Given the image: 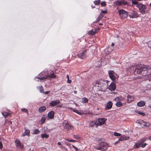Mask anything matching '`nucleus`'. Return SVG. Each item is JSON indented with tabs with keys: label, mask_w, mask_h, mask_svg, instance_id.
<instances>
[{
	"label": "nucleus",
	"mask_w": 151,
	"mask_h": 151,
	"mask_svg": "<svg viewBox=\"0 0 151 151\" xmlns=\"http://www.w3.org/2000/svg\"><path fill=\"white\" fill-rule=\"evenodd\" d=\"M135 68V72L138 74L146 76L151 74V68L142 65H138Z\"/></svg>",
	"instance_id": "f257e3e1"
},
{
	"label": "nucleus",
	"mask_w": 151,
	"mask_h": 151,
	"mask_svg": "<svg viewBox=\"0 0 151 151\" xmlns=\"http://www.w3.org/2000/svg\"><path fill=\"white\" fill-rule=\"evenodd\" d=\"M97 84L99 90L101 91H105L108 88V84L106 80L101 79L98 81Z\"/></svg>",
	"instance_id": "f03ea898"
},
{
	"label": "nucleus",
	"mask_w": 151,
	"mask_h": 151,
	"mask_svg": "<svg viewBox=\"0 0 151 151\" xmlns=\"http://www.w3.org/2000/svg\"><path fill=\"white\" fill-rule=\"evenodd\" d=\"M109 145L106 142H100L94 147L97 150H99L102 151H105L107 150Z\"/></svg>",
	"instance_id": "7ed1b4c3"
},
{
	"label": "nucleus",
	"mask_w": 151,
	"mask_h": 151,
	"mask_svg": "<svg viewBox=\"0 0 151 151\" xmlns=\"http://www.w3.org/2000/svg\"><path fill=\"white\" fill-rule=\"evenodd\" d=\"M137 7H138L139 10V12L142 14H144L145 13V10L146 9L145 6L142 4H137Z\"/></svg>",
	"instance_id": "20e7f679"
},
{
	"label": "nucleus",
	"mask_w": 151,
	"mask_h": 151,
	"mask_svg": "<svg viewBox=\"0 0 151 151\" xmlns=\"http://www.w3.org/2000/svg\"><path fill=\"white\" fill-rule=\"evenodd\" d=\"M119 14L122 19L126 18L127 16V12L123 9H121L118 11Z\"/></svg>",
	"instance_id": "39448f33"
},
{
	"label": "nucleus",
	"mask_w": 151,
	"mask_h": 151,
	"mask_svg": "<svg viewBox=\"0 0 151 151\" xmlns=\"http://www.w3.org/2000/svg\"><path fill=\"white\" fill-rule=\"evenodd\" d=\"M56 77V76L54 74V73H52L48 76H46L45 77H42L41 78L38 77L37 78V79H40V80H45L46 79H48L49 78H54Z\"/></svg>",
	"instance_id": "423d86ee"
},
{
	"label": "nucleus",
	"mask_w": 151,
	"mask_h": 151,
	"mask_svg": "<svg viewBox=\"0 0 151 151\" xmlns=\"http://www.w3.org/2000/svg\"><path fill=\"white\" fill-rule=\"evenodd\" d=\"M16 146L21 149H22L23 148L24 145L18 139H16L15 141Z\"/></svg>",
	"instance_id": "0eeeda50"
},
{
	"label": "nucleus",
	"mask_w": 151,
	"mask_h": 151,
	"mask_svg": "<svg viewBox=\"0 0 151 151\" xmlns=\"http://www.w3.org/2000/svg\"><path fill=\"white\" fill-rule=\"evenodd\" d=\"M108 73L109 74L110 78L112 80L114 81L116 79L114 75L116 73L112 70H110L108 71Z\"/></svg>",
	"instance_id": "6e6552de"
},
{
	"label": "nucleus",
	"mask_w": 151,
	"mask_h": 151,
	"mask_svg": "<svg viewBox=\"0 0 151 151\" xmlns=\"http://www.w3.org/2000/svg\"><path fill=\"white\" fill-rule=\"evenodd\" d=\"M129 17L131 18H136L138 17V15L137 13L135 11H132L129 14Z\"/></svg>",
	"instance_id": "1a4fd4ad"
},
{
	"label": "nucleus",
	"mask_w": 151,
	"mask_h": 151,
	"mask_svg": "<svg viewBox=\"0 0 151 151\" xmlns=\"http://www.w3.org/2000/svg\"><path fill=\"white\" fill-rule=\"evenodd\" d=\"M116 4L117 5L124 6L127 4V2L123 1H117L116 2Z\"/></svg>",
	"instance_id": "9d476101"
},
{
	"label": "nucleus",
	"mask_w": 151,
	"mask_h": 151,
	"mask_svg": "<svg viewBox=\"0 0 151 151\" xmlns=\"http://www.w3.org/2000/svg\"><path fill=\"white\" fill-rule=\"evenodd\" d=\"M86 51H84L83 52L81 53L78 54L77 55L79 58L81 59H83L86 57Z\"/></svg>",
	"instance_id": "9b49d317"
},
{
	"label": "nucleus",
	"mask_w": 151,
	"mask_h": 151,
	"mask_svg": "<svg viewBox=\"0 0 151 151\" xmlns=\"http://www.w3.org/2000/svg\"><path fill=\"white\" fill-rule=\"evenodd\" d=\"M59 103H60V101L58 100H57L51 101L50 104V106L52 107Z\"/></svg>",
	"instance_id": "f8f14e48"
},
{
	"label": "nucleus",
	"mask_w": 151,
	"mask_h": 151,
	"mask_svg": "<svg viewBox=\"0 0 151 151\" xmlns=\"http://www.w3.org/2000/svg\"><path fill=\"white\" fill-rule=\"evenodd\" d=\"M113 104L111 101H109L107 104L106 106H105V109L106 110H108L112 108Z\"/></svg>",
	"instance_id": "ddd939ff"
},
{
	"label": "nucleus",
	"mask_w": 151,
	"mask_h": 151,
	"mask_svg": "<svg viewBox=\"0 0 151 151\" xmlns=\"http://www.w3.org/2000/svg\"><path fill=\"white\" fill-rule=\"evenodd\" d=\"M116 88L115 84L114 83H111L109 87L108 86V88L111 91H113L115 90Z\"/></svg>",
	"instance_id": "4468645a"
},
{
	"label": "nucleus",
	"mask_w": 151,
	"mask_h": 151,
	"mask_svg": "<svg viewBox=\"0 0 151 151\" xmlns=\"http://www.w3.org/2000/svg\"><path fill=\"white\" fill-rule=\"evenodd\" d=\"M127 101L128 103H130L132 102L134 99V97L133 96L129 95L127 96Z\"/></svg>",
	"instance_id": "2eb2a0df"
},
{
	"label": "nucleus",
	"mask_w": 151,
	"mask_h": 151,
	"mask_svg": "<svg viewBox=\"0 0 151 151\" xmlns=\"http://www.w3.org/2000/svg\"><path fill=\"white\" fill-rule=\"evenodd\" d=\"M99 123L100 125H102L104 124L106 121V119L105 118H99L98 119Z\"/></svg>",
	"instance_id": "dca6fc26"
},
{
	"label": "nucleus",
	"mask_w": 151,
	"mask_h": 151,
	"mask_svg": "<svg viewBox=\"0 0 151 151\" xmlns=\"http://www.w3.org/2000/svg\"><path fill=\"white\" fill-rule=\"evenodd\" d=\"M129 137L127 136H125L124 135H122L119 139V141H122L127 140L129 139Z\"/></svg>",
	"instance_id": "f3484780"
},
{
	"label": "nucleus",
	"mask_w": 151,
	"mask_h": 151,
	"mask_svg": "<svg viewBox=\"0 0 151 151\" xmlns=\"http://www.w3.org/2000/svg\"><path fill=\"white\" fill-rule=\"evenodd\" d=\"M54 112L53 111H51L48 113V116L50 119H52L54 117Z\"/></svg>",
	"instance_id": "a211bd4d"
},
{
	"label": "nucleus",
	"mask_w": 151,
	"mask_h": 151,
	"mask_svg": "<svg viewBox=\"0 0 151 151\" xmlns=\"http://www.w3.org/2000/svg\"><path fill=\"white\" fill-rule=\"evenodd\" d=\"M68 109L73 110V111L77 113L80 115H82L83 114V113L81 112V111H79L78 110L76 109H73L71 108L68 107Z\"/></svg>",
	"instance_id": "6ab92c4d"
},
{
	"label": "nucleus",
	"mask_w": 151,
	"mask_h": 151,
	"mask_svg": "<svg viewBox=\"0 0 151 151\" xmlns=\"http://www.w3.org/2000/svg\"><path fill=\"white\" fill-rule=\"evenodd\" d=\"M145 102L143 101H140L137 103V105L138 106L142 107L145 105Z\"/></svg>",
	"instance_id": "aec40b11"
},
{
	"label": "nucleus",
	"mask_w": 151,
	"mask_h": 151,
	"mask_svg": "<svg viewBox=\"0 0 151 151\" xmlns=\"http://www.w3.org/2000/svg\"><path fill=\"white\" fill-rule=\"evenodd\" d=\"M30 132V131L29 130L25 129V131L22 134V135L23 136H24L26 135L29 136Z\"/></svg>",
	"instance_id": "412c9836"
},
{
	"label": "nucleus",
	"mask_w": 151,
	"mask_h": 151,
	"mask_svg": "<svg viewBox=\"0 0 151 151\" xmlns=\"http://www.w3.org/2000/svg\"><path fill=\"white\" fill-rule=\"evenodd\" d=\"M141 143H140L139 141L138 142L136 143L133 146L134 149L137 148L139 147L141 145Z\"/></svg>",
	"instance_id": "4be33fe9"
},
{
	"label": "nucleus",
	"mask_w": 151,
	"mask_h": 151,
	"mask_svg": "<svg viewBox=\"0 0 151 151\" xmlns=\"http://www.w3.org/2000/svg\"><path fill=\"white\" fill-rule=\"evenodd\" d=\"M46 108L45 106H42L40 107L38 111L40 113L43 112L46 110Z\"/></svg>",
	"instance_id": "5701e85b"
},
{
	"label": "nucleus",
	"mask_w": 151,
	"mask_h": 151,
	"mask_svg": "<svg viewBox=\"0 0 151 151\" xmlns=\"http://www.w3.org/2000/svg\"><path fill=\"white\" fill-rule=\"evenodd\" d=\"M46 117L47 116L45 115H44L42 116L40 120L41 124H43L45 122Z\"/></svg>",
	"instance_id": "b1692460"
},
{
	"label": "nucleus",
	"mask_w": 151,
	"mask_h": 151,
	"mask_svg": "<svg viewBox=\"0 0 151 151\" xmlns=\"http://www.w3.org/2000/svg\"><path fill=\"white\" fill-rule=\"evenodd\" d=\"M65 127L68 130L72 129L73 128V127L72 126L68 124H66L65 126Z\"/></svg>",
	"instance_id": "393cba45"
},
{
	"label": "nucleus",
	"mask_w": 151,
	"mask_h": 151,
	"mask_svg": "<svg viewBox=\"0 0 151 151\" xmlns=\"http://www.w3.org/2000/svg\"><path fill=\"white\" fill-rule=\"evenodd\" d=\"M41 136L42 138H45V139H47L49 137V135L47 134L46 133L42 134Z\"/></svg>",
	"instance_id": "a878e982"
},
{
	"label": "nucleus",
	"mask_w": 151,
	"mask_h": 151,
	"mask_svg": "<svg viewBox=\"0 0 151 151\" xmlns=\"http://www.w3.org/2000/svg\"><path fill=\"white\" fill-rule=\"evenodd\" d=\"M82 103H86L88 102V100L86 97H83L82 99Z\"/></svg>",
	"instance_id": "bb28decb"
},
{
	"label": "nucleus",
	"mask_w": 151,
	"mask_h": 151,
	"mask_svg": "<svg viewBox=\"0 0 151 151\" xmlns=\"http://www.w3.org/2000/svg\"><path fill=\"white\" fill-rule=\"evenodd\" d=\"M104 16V14H101V13H100V14L97 19V22L99 21Z\"/></svg>",
	"instance_id": "cd10ccee"
},
{
	"label": "nucleus",
	"mask_w": 151,
	"mask_h": 151,
	"mask_svg": "<svg viewBox=\"0 0 151 151\" xmlns=\"http://www.w3.org/2000/svg\"><path fill=\"white\" fill-rule=\"evenodd\" d=\"M2 114L3 116H4L5 117H6L8 116L9 115V114L7 113V112H4L2 113Z\"/></svg>",
	"instance_id": "c85d7f7f"
},
{
	"label": "nucleus",
	"mask_w": 151,
	"mask_h": 151,
	"mask_svg": "<svg viewBox=\"0 0 151 151\" xmlns=\"http://www.w3.org/2000/svg\"><path fill=\"white\" fill-rule=\"evenodd\" d=\"M139 123L141 125V126L142 127L144 126V125H145V122L142 120H140L139 121Z\"/></svg>",
	"instance_id": "c756f323"
},
{
	"label": "nucleus",
	"mask_w": 151,
	"mask_h": 151,
	"mask_svg": "<svg viewBox=\"0 0 151 151\" xmlns=\"http://www.w3.org/2000/svg\"><path fill=\"white\" fill-rule=\"evenodd\" d=\"M40 132V131L38 129H36L34 130L33 134H39Z\"/></svg>",
	"instance_id": "7c9ffc66"
},
{
	"label": "nucleus",
	"mask_w": 151,
	"mask_h": 151,
	"mask_svg": "<svg viewBox=\"0 0 151 151\" xmlns=\"http://www.w3.org/2000/svg\"><path fill=\"white\" fill-rule=\"evenodd\" d=\"M117 102L116 103V106L120 107L122 106V103L120 101H116Z\"/></svg>",
	"instance_id": "2f4dec72"
},
{
	"label": "nucleus",
	"mask_w": 151,
	"mask_h": 151,
	"mask_svg": "<svg viewBox=\"0 0 151 151\" xmlns=\"http://www.w3.org/2000/svg\"><path fill=\"white\" fill-rule=\"evenodd\" d=\"M122 97H118L114 99V100H115L116 101H122Z\"/></svg>",
	"instance_id": "473e14b6"
},
{
	"label": "nucleus",
	"mask_w": 151,
	"mask_h": 151,
	"mask_svg": "<svg viewBox=\"0 0 151 151\" xmlns=\"http://www.w3.org/2000/svg\"><path fill=\"white\" fill-rule=\"evenodd\" d=\"M96 122L94 121H91L89 123V126L91 127H93L96 125Z\"/></svg>",
	"instance_id": "72a5a7b5"
},
{
	"label": "nucleus",
	"mask_w": 151,
	"mask_h": 151,
	"mask_svg": "<svg viewBox=\"0 0 151 151\" xmlns=\"http://www.w3.org/2000/svg\"><path fill=\"white\" fill-rule=\"evenodd\" d=\"M146 138H145L144 137L139 141L140 143H141V144L142 145L144 143V142L146 141Z\"/></svg>",
	"instance_id": "f704fd0d"
},
{
	"label": "nucleus",
	"mask_w": 151,
	"mask_h": 151,
	"mask_svg": "<svg viewBox=\"0 0 151 151\" xmlns=\"http://www.w3.org/2000/svg\"><path fill=\"white\" fill-rule=\"evenodd\" d=\"M21 110L23 112L27 113V114H28V111L27 109L24 108H22L21 109Z\"/></svg>",
	"instance_id": "c9c22d12"
},
{
	"label": "nucleus",
	"mask_w": 151,
	"mask_h": 151,
	"mask_svg": "<svg viewBox=\"0 0 151 151\" xmlns=\"http://www.w3.org/2000/svg\"><path fill=\"white\" fill-rule=\"evenodd\" d=\"M96 33V32L95 31H93L92 30H91L90 31H89L88 32V34L91 35H94Z\"/></svg>",
	"instance_id": "e433bc0d"
},
{
	"label": "nucleus",
	"mask_w": 151,
	"mask_h": 151,
	"mask_svg": "<svg viewBox=\"0 0 151 151\" xmlns=\"http://www.w3.org/2000/svg\"><path fill=\"white\" fill-rule=\"evenodd\" d=\"M146 88L147 90L151 89V84H148L146 86Z\"/></svg>",
	"instance_id": "4c0bfd02"
},
{
	"label": "nucleus",
	"mask_w": 151,
	"mask_h": 151,
	"mask_svg": "<svg viewBox=\"0 0 151 151\" xmlns=\"http://www.w3.org/2000/svg\"><path fill=\"white\" fill-rule=\"evenodd\" d=\"M114 135L115 136L119 137L121 135V134L116 132H114Z\"/></svg>",
	"instance_id": "58836bf2"
},
{
	"label": "nucleus",
	"mask_w": 151,
	"mask_h": 151,
	"mask_svg": "<svg viewBox=\"0 0 151 151\" xmlns=\"http://www.w3.org/2000/svg\"><path fill=\"white\" fill-rule=\"evenodd\" d=\"M60 148L61 149H63L65 151H68L67 149V148H66L65 147L63 146V145L61 146L60 147Z\"/></svg>",
	"instance_id": "ea45409f"
},
{
	"label": "nucleus",
	"mask_w": 151,
	"mask_h": 151,
	"mask_svg": "<svg viewBox=\"0 0 151 151\" xmlns=\"http://www.w3.org/2000/svg\"><path fill=\"white\" fill-rule=\"evenodd\" d=\"M137 111V113L138 114L140 115H143V116H144L145 115V113H144L142 112H140V111Z\"/></svg>",
	"instance_id": "a19ab883"
},
{
	"label": "nucleus",
	"mask_w": 151,
	"mask_h": 151,
	"mask_svg": "<svg viewBox=\"0 0 151 151\" xmlns=\"http://www.w3.org/2000/svg\"><path fill=\"white\" fill-rule=\"evenodd\" d=\"M100 2V0H98L97 1H95L94 2V3L95 5H98L99 4Z\"/></svg>",
	"instance_id": "79ce46f5"
},
{
	"label": "nucleus",
	"mask_w": 151,
	"mask_h": 151,
	"mask_svg": "<svg viewBox=\"0 0 151 151\" xmlns=\"http://www.w3.org/2000/svg\"><path fill=\"white\" fill-rule=\"evenodd\" d=\"M73 137L74 138L76 139H78L80 138V137H79V136H78L77 135L73 134Z\"/></svg>",
	"instance_id": "37998d69"
},
{
	"label": "nucleus",
	"mask_w": 151,
	"mask_h": 151,
	"mask_svg": "<svg viewBox=\"0 0 151 151\" xmlns=\"http://www.w3.org/2000/svg\"><path fill=\"white\" fill-rule=\"evenodd\" d=\"M72 146L73 147V148L75 149L76 151H81L80 149H78V148H77L76 146H75L74 145H72Z\"/></svg>",
	"instance_id": "c03bdc74"
},
{
	"label": "nucleus",
	"mask_w": 151,
	"mask_h": 151,
	"mask_svg": "<svg viewBox=\"0 0 151 151\" xmlns=\"http://www.w3.org/2000/svg\"><path fill=\"white\" fill-rule=\"evenodd\" d=\"M67 77L68 78V82L69 83H70L71 82V80H70L69 79V76L68 75H67Z\"/></svg>",
	"instance_id": "a18cd8bd"
},
{
	"label": "nucleus",
	"mask_w": 151,
	"mask_h": 151,
	"mask_svg": "<svg viewBox=\"0 0 151 151\" xmlns=\"http://www.w3.org/2000/svg\"><path fill=\"white\" fill-rule=\"evenodd\" d=\"M43 90H44V89H43V87L42 86H41L40 87V92L41 93H43Z\"/></svg>",
	"instance_id": "49530a36"
},
{
	"label": "nucleus",
	"mask_w": 151,
	"mask_h": 151,
	"mask_svg": "<svg viewBox=\"0 0 151 151\" xmlns=\"http://www.w3.org/2000/svg\"><path fill=\"white\" fill-rule=\"evenodd\" d=\"M132 3L133 4H136L137 6V4H140V3H138V2L136 1H132Z\"/></svg>",
	"instance_id": "de8ad7c7"
},
{
	"label": "nucleus",
	"mask_w": 151,
	"mask_h": 151,
	"mask_svg": "<svg viewBox=\"0 0 151 151\" xmlns=\"http://www.w3.org/2000/svg\"><path fill=\"white\" fill-rule=\"evenodd\" d=\"M101 4L102 6H104L106 5V4L105 1L101 2Z\"/></svg>",
	"instance_id": "09e8293b"
},
{
	"label": "nucleus",
	"mask_w": 151,
	"mask_h": 151,
	"mask_svg": "<svg viewBox=\"0 0 151 151\" xmlns=\"http://www.w3.org/2000/svg\"><path fill=\"white\" fill-rule=\"evenodd\" d=\"M149 123L148 122H145V125H144V126L145 127H148L149 126Z\"/></svg>",
	"instance_id": "8fccbe9b"
},
{
	"label": "nucleus",
	"mask_w": 151,
	"mask_h": 151,
	"mask_svg": "<svg viewBox=\"0 0 151 151\" xmlns=\"http://www.w3.org/2000/svg\"><path fill=\"white\" fill-rule=\"evenodd\" d=\"M148 45L149 47L151 48V41L149 42L148 43Z\"/></svg>",
	"instance_id": "3c124183"
},
{
	"label": "nucleus",
	"mask_w": 151,
	"mask_h": 151,
	"mask_svg": "<svg viewBox=\"0 0 151 151\" xmlns=\"http://www.w3.org/2000/svg\"><path fill=\"white\" fill-rule=\"evenodd\" d=\"M147 145V144L146 143H145L144 144H143L141 145V147L142 148H144L145 147V146Z\"/></svg>",
	"instance_id": "603ef678"
},
{
	"label": "nucleus",
	"mask_w": 151,
	"mask_h": 151,
	"mask_svg": "<svg viewBox=\"0 0 151 151\" xmlns=\"http://www.w3.org/2000/svg\"><path fill=\"white\" fill-rule=\"evenodd\" d=\"M107 12V10H105V11L102 10V11H101V14H105Z\"/></svg>",
	"instance_id": "864d4df0"
},
{
	"label": "nucleus",
	"mask_w": 151,
	"mask_h": 151,
	"mask_svg": "<svg viewBox=\"0 0 151 151\" xmlns=\"http://www.w3.org/2000/svg\"><path fill=\"white\" fill-rule=\"evenodd\" d=\"M50 92V91H45V92H43V93L44 94H48Z\"/></svg>",
	"instance_id": "5fc2aeb1"
},
{
	"label": "nucleus",
	"mask_w": 151,
	"mask_h": 151,
	"mask_svg": "<svg viewBox=\"0 0 151 151\" xmlns=\"http://www.w3.org/2000/svg\"><path fill=\"white\" fill-rule=\"evenodd\" d=\"M3 148V145L1 142H0V149H1Z\"/></svg>",
	"instance_id": "6e6d98bb"
},
{
	"label": "nucleus",
	"mask_w": 151,
	"mask_h": 151,
	"mask_svg": "<svg viewBox=\"0 0 151 151\" xmlns=\"http://www.w3.org/2000/svg\"><path fill=\"white\" fill-rule=\"evenodd\" d=\"M76 141L73 139H70V141H69V142H75Z\"/></svg>",
	"instance_id": "4d7b16f0"
},
{
	"label": "nucleus",
	"mask_w": 151,
	"mask_h": 151,
	"mask_svg": "<svg viewBox=\"0 0 151 151\" xmlns=\"http://www.w3.org/2000/svg\"><path fill=\"white\" fill-rule=\"evenodd\" d=\"M63 105V104H61L58 105L57 106V107H61Z\"/></svg>",
	"instance_id": "13d9d810"
},
{
	"label": "nucleus",
	"mask_w": 151,
	"mask_h": 151,
	"mask_svg": "<svg viewBox=\"0 0 151 151\" xmlns=\"http://www.w3.org/2000/svg\"><path fill=\"white\" fill-rule=\"evenodd\" d=\"M58 144V145H61V146L62 145V144H61V142H58V144Z\"/></svg>",
	"instance_id": "bf43d9fd"
},
{
	"label": "nucleus",
	"mask_w": 151,
	"mask_h": 151,
	"mask_svg": "<svg viewBox=\"0 0 151 151\" xmlns=\"http://www.w3.org/2000/svg\"><path fill=\"white\" fill-rule=\"evenodd\" d=\"M65 140L67 141H68L69 142V141H70V139H65Z\"/></svg>",
	"instance_id": "052dcab7"
},
{
	"label": "nucleus",
	"mask_w": 151,
	"mask_h": 151,
	"mask_svg": "<svg viewBox=\"0 0 151 151\" xmlns=\"http://www.w3.org/2000/svg\"><path fill=\"white\" fill-rule=\"evenodd\" d=\"M111 45L112 46H113L114 45V43H112L111 44Z\"/></svg>",
	"instance_id": "680f3d73"
},
{
	"label": "nucleus",
	"mask_w": 151,
	"mask_h": 151,
	"mask_svg": "<svg viewBox=\"0 0 151 151\" xmlns=\"http://www.w3.org/2000/svg\"><path fill=\"white\" fill-rule=\"evenodd\" d=\"M119 140L118 141H116V142H115V143H114V145H116V144H117V143H118L119 142Z\"/></svg>",
	"instance_id": "e2e57ef3"
},
{
	"label": "nucleus",
	"mask_w": 151,
	"mask_h": 151,
	"mask_svg": "<svg viewBox=\"0 0 151 151\" xmlns=\"http://www.w3.org/2000/svg\"><path fill=\"white\" fill-rule=\"evenodd\" d=\"M148 107L150 108H151V104H150L148 105Z\"/></svg>",
	"instance_id": "0e129e2a"
},
{
	"label": "nucleus",
	"mask_w": 151,
	"mask_h": 151,
	"mask_svg": "<svg viewBox=\"0 0 151 151\" xmlns=\"http://www.w3.org/2000/svg\"><path fill=\"white\" fill-rule=\"evenodd\" d=\"M74 93L75 94H76L77 93V91H74Z\"/></svg>",
	"instance_id": "69168bd1"
},
{
	"label": "nucleus",
	"mask_w": 151,
	"mask_h": 151,
	"mask_svg": "<svg viewBox=\"0 0 151 151\" xmlns=\"http://www.w3.org/2000/svg\"><path fill=\"white\" fill-rule=\"evenodd\" d=\"M149 139L151 141V137H150L149 138Z\"/></svg>",
	"instance_id": "338daca9"
},
{
	"label": "nucleus",
	"mask_w": 151,
	"mask_h": 151,
	"mask_svg": "<svg viewBox=\"0 0 151 151\" xmlns=\"http://www.w3.org/2000/svg\"><path fill=\"white\" fill-rule=\"evenodd\" d=\"M149 5L150 7H151V3Z\"/></svg>",
	"instance_id": "774afa93"
}]
</instances>
